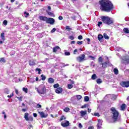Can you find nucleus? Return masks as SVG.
<instances>
[{"mask_svg": "<svg viewBox=\"0 0 129 129\" xmlns=\"http://www.w3.org/2000/svg\"><path fill=\"white\" fill-rule=\"evenodd\" d=\"M85 101H88L89 100V97L88 96H85L84 98Z\"/></svg>", "mask_w": 129, "mask_h": 129, "instance_id": "35", "label": "nucleus"}, {"mask_svg": "<svg viewBox=\"0 0 129 129\" xmlns=\"http://www.w3.org/2000/svg\"><path fill=\"white\" fill-rule=\"evenodd\" d=\"M29 120H33V119H34V118H33V117H29Z\"/></svg>", "mask_w": 129, "mask_h": 129, "instance_id": "63", "label": "nucleus"}, {"mask_svg": "<svg viewBox=\"0 0 129 129\" xmlns=\"http://www.w3.org/2000/svg\"><path fill=\"white\" fill-rule=\"evenodd\" d=\"M98 61H99V62H100L101 63V62H102V58L101 57H100L98 58Z\"/></svg>", "mask_w": 129, "mask_h": 129, "instance_id": "49", "label": "nucleus"}, {"mask_svg": "<svg viewBox=\"0 0 129 129\" xmlns=\"http://www.w3.org/2000/svg\"><path fill=\"white\" fill-rule=\"evenodd\" d=\"M58 20H63V17L62 16H59L58 17Z\"/></svg>", "mask_w": 129, "mask_h": 129, "instance_id": "58", "label": "nucleus"}, {"mask_svg": "<svg viewBox=\"0 0 129 129\" xmlns=\"http://www.w3.org/2000/svg\"><path fill=\"white\" fill-rule=\"evenodd\" d=\"M124 33H125L126 34H129V30L127 28H124L123 30Z\"/></svg>", "mask_w": 129, "mask_h": 129, "instance_id": "21", "label": "nucleus"}, {"mask_svg": "<svg viewBox=\"0 0 129 129\" xmlns=\"http://www.w3.org/2000/svg\"><path fill=\"white\" fill-rule=\"evenodd\" d=\"M29 113H25V115H24V118L26 119V120H27V121L30 120V119H29Z\"/></svg>", "mask_w": 129, "mask_h": 129, "instance_id": "15", "label": "nucleus"}, {"mask_svg": "<svg viewBox=\"0 0 129 129\" xmlns=\"http://www.w3.org/2000/svg\"><path fill=\"white\" fill-rule=\"evenodd\" d=\"M37 115H38L37 114V113H33V116L34 117H37Z\"/></svg>", "mask_w": 129, "mask_h": 129, "instance_id": "59", "label": "nucleus"}, {"mask_svg": "<svg viewBox=\"0 0 129 129\" xmlns=\"http://www.w3.org/2000/svg\"><path fill=\"white\" fill-rule=\"evenodd\" d=\"M38 113L40 114L41 117L43 118H45V117H47V114H45V113H44V112H38Z\"/></svg>", "mask_w": 129, "mask_h": 129, "instance_id": "13", "label": "nucleus"}, {"mask_svg": "<svg viewBox=\"0 0 129 129\" xmlns=\"http://www.w3.org/2000/svg\"><path fill=\"white\" fill-rule=\"evenodd\" d=\"M12 96H14V93H12L10 95H8L7 97L9 98H11V97H12Z\"/></svg>", "mask_w": 129, "mask_h": 129, "instance_id": "46", "label": "nucleus"}, {"mask_svg": "<svg viewBox=\"0 0 129 129\" xmlns=\"http://www.w3.org/2000/svg\"><path fill=\"white\" fill-rule=\"evenodd\" d=\"M97 126L98 128H101V125H100L99 124H97Z\"/></svg>", "mask_w": 129, "mask_h": 129, "instance_id": "53", "label": "nucleus"}, {"mask_svg": "<svg viewBox=\"0 0 129 129\" xmlns=\"http://www.w3.org/2000/svg\"><path fill=\"white\" fill-rule=\"evenodd\" d=\"M41 80H45L46 79V77L44 76V75H41Z\"/></svg>", "mask_w": 129, "mask_h": 129, "instance_id": "40", "label": "nucleus"}, {"mask_svg": "<svg viewBox=\"0 0 129 129\" xmlns=\"http://www.w3.org/2000/svg\"><path fill=\"white\" fill-rule=\"evenodd\" d=\"M100 9L103 12L109 13L113 10V4L109 0H102L100 1Z\"/></svg>", "mask_w": 129, "mask_h": 129, "instance_id": "1", "label": "nucleus"}, {"mask_svg": "<svg viewBox=\"0 0 129 129\" xmlns=\"http://www.w3.org/2000/svg\"><path fill=\"white\" fill-rule=\"evenodd\" d=\"M56 31V28H53V29L51 31V33H55Z\"/></svg>", "mask_w": 129, "mask_h": 129, "instance_id": "52", "label": "nucleus"}, {"mask_svg": "<svg viewBox=\"0 0 129 129\" xmlns=\"http://www.w3.org/2000/svg\"><path fill=\"white\" fill-rule=\"evenodd\" d=\"M54 88H58L59 87V84H55L53 85Z\"/></svg>", "mask_w": 129, "mask_h": 129, "instance_id": "37", "label": "nucleus"}, {"mask_svg": "<svg viewBox=\"0 0 129 129\" xmlns=\"http://www.w3.org/2000/svg\"><path fill=\"white\" fill-rule=\"evenodd\" d=\"M79 127H80V128H82V124L81 123H79Z\"/></svg>", "mask_w": 129, "mask_h": 129, "instance_id": "54", "label": "nucleus"}, {"mask_svg": "<svg viewBox=\"0 0 129 129\" xmlns=\"http://www.w3.org/2000/svg\"><path fill=\"white\" fill-rule=\"evenodd\" d=\"M63 91V90L61 88H57L55 90V92L56 93H57L58 94H60V93H62V92Z\"/></svg>", "mask_w": 129, "mask_h": 129, "instance_id": "12", "label": "nucleus"}, {"mask_svg": "<svg viewBox=\"0 0 129 129\" xmlns=\"http://www.w3.org/2000/svg\"><path fill=\"white\" fill-rule=\"evenodd\" d=\"M0 62L1 63H6V60L5 59V58L4 57L1 58Z\"/></svg>", "mask_w": 129, "mask_h": 129, "instance_id": "25", "label": "nucleus"}, {"mask_svg": "<svg viewBox=\"0 0 129 129\" xmlns=\"http://www.w3.org/2000/svg\"><path fill=\"white\" fill-rule=\"evenodd\" d=\"M114 74H116V75L118 74V70L116 69H114Z\"/></svg>", "mask_w": 129, "mask_h": 129, "instance_id": "31", "label": "nucleus"}, {"mask_svg": "<svg viewBox=\"0 0 129 129\" xmlns=\"http://www.w3.org/2000/svg\"><path fill=\"white\" fill-rule=\"evenodd\" d=\"M78 38L79 40H82V39H83L82 35L79 36Z\"/></svg>", "mask_w": 129, "mask_h": 129, "instance_id": "47", "label": "nucleus"}, {"mask_svg": "<svg viewBox=\"0 0 129 129\" xmlns=\"http://www.w3.org/2000/svg\"><path fill=\"white\" fill-rule=\"evenodd\" d=\"M111 112L113 114V118L114 120H117V117H118V112L115 110V108L112 107L111 108Z\"/></svg>", "mask_w": 129, "mask_h": 129, "instance_id": "4", "label": "nucleus"}, {"mask_svg": "<svg viewBox=\"0 0 129 129\" xmlns=\"http://www.w3.org/2000/svg\"><path fill=\"white\" fill-rule=\"evenodd\" d=\"M64 55H66V56H70V52H64Z\"/></svg>", "mask_w": 129, "mask_h": 129, "instance_id": "41", "label": "nucleus"}, {"mask_svg": "<svg viewBox=\"0 0 129 129\" xmlns=\"http://www.w3.org/2000/svg\"><path fill=\"white\" fill-rule=\"evenodd\" d=\"M98 124H100V125H102V120H98Z\"/></svg>", "mask_w": 129, "mask_h": 129, "instance_id": "36", "label": "nucleus"}, {"mask_svg": "<svg viewBox=\"0 0 129 129\" xmlns=\"http://www.w3.org/2000/svg\"><path fill=\"white\" fill-rule=\"evenodd\" d=\"M100 25H102V22H98V27H100Z\"/></svg>", "mask_w": 129, "mask_h": 129, "instance_id": "50", "label": "nucleus"}, {"mask_svg": "<svg viewBox=\"0 0 129 129\" xmlns=\"http://www.w3.org/2000/svg\"><path fill=\"white\" fill-rule=\"evenodd\" d=\"M76 97L77 98V99H78V100H80V99H81V98H82V96H81V95H77Z\"/></svg>", "mask_w": 129, "mask_h": 129, "instance_id": "34", "label": "nucleus"}, {"mask_svg": "<svg viewBox=\"0 0 129 129\" xmlns=\"http://www.w3.org/2000/svg\"><path fill=\"white\" fill-rule=\"evenodd\" d=\"M60 64H62V66H61V68L62 67H65V66H66V65H65V63H60Z\"/></svg>", "mask_w": 129, "mask_h": 129, "instance_id": "55", "label": "nucleus"}, {"mask_svg": "<svg viewBox=\"0 0 129 129\" xmlns=\"http://www.w3.org/2000/svg\"><path fill=\"white\" fill-rule=\"evenodd\" d=\"M70 110V108H68V107H66L63 109V111L65 112H68Z\"/></svg>", "mask_w": 129, "mask_h": 129, "instance_id": "26", "label": "nucleus"}, {"mask_svg": "<svg viewBox=\"0 0 129 129\" xmlns=\"http://www.w3.org/2000/svg\"><path fill=\"white\" fill-rule=\"evenodd\" d=\"M104 38L106 40H108L109 39V37L106 34V33L104 34Z\"/></svg>", "mask_w": 129, "mask_h": 129, "instance_id": "27", "label": "nucleus"}, {"mask_svg": "<svg viewBox=\"0 0 129 129\" xmlns=\"http://www.w3.org/2000/svg\"><path fill=\"white\" fill-rule=\"evenodd\" d=\"M96 82L98 84H100V83H101L102 82V81H101V79H98L96 80Z\"/></svg>", "mask_w": 129, "mask_h": 129, "instance_id": "29", "label": "nucleus"}, {"mask_svg": "<svg viewBox=\"0 0 129 129\" xmlns=\"http://www.w3.org/2000/svg\"><path fill=\"white\" fill-rule=\"evenodd\" d=\"M29 65L30 66H35L36 65V62H35V60H30Z\"/></svg>", "mask_w": 129, "mask_h": 129, "instance_id": "14", "label": "nucleus"}, {"mask_svg": "<svg viewBox=\"0 0 129 129\" xmlns=\"http://www.w3.org/2000/svg\"><path fill=\"white\" fill-rule=\"evenodd\" d=\"M69 39H70V40H74L75 37L73 36H69Z\"/></svg>", "mask_w": 129, "mask_h": 129, "instance_id": "45", "label": "nucleus"}, {"mask_svg": "<svg viewBox=\"0 0 129 129\" xmlns=\"http://www.w3.org/2000/svg\"><path fill=\"white\" fill-rule=\"evenodd\" d=\"M110 63L109 61L108 60L105 62L100 63V65L102 66L103 68H106V67H107V65H109Z\"/></svg>", "mask_w": 129, "mask_h": 129, "instance_id": "9", "label": "nucleus"}, {"mask_svg": "<svg viewBox=\"0 0 129 129\" xmlns=\"http://www.w3.org/2000/svg\"><path fill=\"white\" fill-rule=\"evenodd\" d=\"M58 50H60V47L58 46H55L53 49V52H57Z\"/></svg>", "mask_w": 129, "mask_h": 129, "instance_id": "18", "label": "nucleus"}, {"mask_svg": "<svg viewBox=\"0 0 129 129\" xmlns=\"http://www.w3.org/2000/svg\"><path fill=\"white\" fill-rule=\"evenodd\" d=\"M127 101H128V104H129V97L128 96V97L127 98Z\"/></svg>", "mask_w": 129, "mask_h": 129, "instance_id": "64", "label": "nucleus"}, {"mask_svg": "<svg viewBox=\"0 0 129 129\" xmlns=\"http://www.w3.org/2000/svg\"><path fill=\"white\" fill-rule=\"evenodd\" d=\"M121 62L123 64H129V55H126L123 56Z\"/></svg>", "mask_w": 129, "mask_h": 129, "instance_id": "5", "label": "nucleus"}, {"mask_svg": "<svg viewBox=\"0 0 129 129\" xmlns=\"http://www.w3.org/2000/svg\"><path fill=\"white\" fill-rule=\"evenodd\" d=\"M24 16L25 18H28V17H29V16H30V14H29V13L27 12H24Z\"/></svg>", "mask_w": 129, "mask_h": 129, "instance_id": "28", "label": "nucleus"}, {"mask_svg": "<svg viewBox=\"0 0 129 129\" xmlns=\"http://www.w3.org/2000/svg\"><path fill=\"white\" fill-rule=\"evenodd\" d=\"M89 57L91 58V59H92V60H94L95 59V57H94L92 56H90Z\"/></svg>", "mask_w": 129, "mask_h": 129, "instance_id": "60", "label": "nucleus"}, {"mask_svg": "<svg viewBox=\"0 0 129 129\" xmlns=\"http://www.w3.org/2000/svg\"><path fill=\"white\" fill-rule=\"evenodd\" d=\"M15 92H16V94H19V91H18V90L16 89Z\"/></svg>", "mask_w": 129, "mask_h": 129, "instance_id": "61", "label": "nucleus"}, {"mask_svg": "<svg viewBox=\"0 0 129 129\" xmlns=\"http://www.w3.org/2000/svg\"><path fill=\"white\" fill-rule=\"evenodd\" d=\"M125 107H126L125 104H122L120 106L121 110H124L125 109Z\"/></svg>", "mask_w": 129, "mask_h": 129, "instance_id": "19", "label": "nucleus"}, {"mask_svg": "<svg viewBox=\"0 0 129 129\" xmlns=\"http://www.w3.org/2000/svg\"><path fill=\"white\" fill-rule=\"evenodd\" d=\"M68 87L69 89H71V88H73V85H72V84H68Z\"/></svg>", "mask_w": 129, "mask_h": 129, "instance_id": "33", "label": "nucleus"}, {"mask_svg": "<svg viewBox=\"0 0 129 129\" xmlns=\"http://www.w3.org/2000/svg\"><path fill=\"white\" fill-rule=\"evenodd\" d=\"M37 107H38V108H41V107H42V105H41L39 104H37Z\"/></svg>", "mask_w": 129, "mask_h": 129, "instance_id": "56", "label": "nucleus"}, {"mask_svg": "<svg viewBox=\"0 0 129 129\" xmlns=\"http://www.w3.org/2000/svg\"><path fill=\"white\" fill-rule=\"evenodd\" d=\"M22 111L26 112V111H27V109H22Z\"/></svg>", "mask_w": 129, "mask_h": 129, "instance_id": "62", "label": "nucleus"}, {"mask_svg": "<svg viewBox=\"0 0 129 129\" xmlns=\"http://www.w3.org/2000/svg\"><path fill=\"white\" fill-rule=\"evenodd\" d=\"M85 60H86V59H85V54H82L77 57V61H78V62H83V61H85Z\"/></svg>", "mask_w": 129, "mask_h": 129, "instance_id": "6", "label": "nucleus"}, {"mask_svg": "<svg viewBox=\"0 0 129 129\" xmlns=\"http://www.w3.org/2000/svg\"><path fill=\"white\" fill-rule=\"evenodd\" d=\"M78 51V50H77V49H75L74 51V54H76V52H77Z\"/></svg>", "mask_w": 129, "mask_h": 129, "instance_id": "57", "label": "nucleus"}, {"mask_svg": "<svg viewBox=\"0 0 129 129\" xmlns=\"http://www.w3.org/2000/svg\"><path fill=\"white\" fill-rule=\"evenodd\" d=\"M92 79L93 80H95V79H96L97 78V77L96 76V74H93L92 76V77H91Z\"/></svg>", "mask_w": 129, "mask_h": 129, "instance_id": "24", "label": "nucleus"}, {"mask_svg": "<svg viewBox=\"0 0 129 129\" xmlns=\"http://www.w3.org/2000/svg\"><path fill=\"white\" fill-rule=\"evenodd\" d=\"M48 83H50V84H52V83H54V79L52 78H50L48 79Z\"/></svg>", "mask_w": 129, "mask_h": 129, "instance_id": "17", "label": "nucleus"}, {"mask_svg": "<svg viewBox=\"0 0 129 129\" xmlns=\"http://www.w3.org/2000/svg\"><path fill=\"white\" fill-rule=\"evenodd\" d=\"M66 30H67V31H69L70 30H71V28H70V27L69 26H67L66 27Z\"/></svg>", "mask_w": 129, "mask_h": 129, "instance_id": "39", "label": "nucleus"}, {"mask_svg": "<svg viewBox=\"0 0 129 129\" xmlns=\"http://www.w3.org/2000/svg\"><path fill=\"white\" fill-rule=\"evenodd\" d=\"M39 20L40 21H43L44 22H46L47 23V20H48V18L45 16H39Z\"/></svg>", "mask_w": 129, "mask_h": 129, "instance_id": "11", "label": "nucleus"}, {"mask_svg": "<svg viewBox=\"0 0 129 129\" xmlns=\"http://www.w3.org/2000/svg\"><path fill=\"white\" fill-rule=\"evenodd\" d=\"M80 113L81 114V115L82 116H84V115H86V113H87V111H81Z\"/></svg>", "mask_w": 129, "mask_h": 129, "instance_id": "22", "label": "nucleus"}, {"mask_svg": "<svg viewBox=\"0 0 129 129\" xmlns=\"http://www.w3.org/2000/svg\"><path fill=\"white\" fill-rule=\"evenodd\" d=\"M101 19L104 24H106L107 25H110L111 24L113 23V20L109 18L108 16H102L101 17Z\"/></svg>", "mask_w": 129, "mask_h": 129, "instance_id": "2", "label": "nucleus"}, {"mask_svg": "<svg viewBox=\"0 0 129 129\" xmlns=\"http://www.w3.org/2000/svg\"><path fill=\"white\" fill-rule=\"evenodd\" d=\"M1 37L3 41H5V40H6V38H5V33H2L1 34Z\"/></svg>", "mask_w": 129, "mask_h": 129, "instance_id": "23", "label": "nucleus"}, {"mask_svg": "<svg viewBox=\"0 0 129 129\" xmlns=\"http://www.w3.org/2000/svg\"><path fill=\"white\" fill-rule=\"evenodd\" d=\"M61 125L63 127H65L66 126H69V121H66L65 122L62 121L61 123Z\"/></svg>", "mask_w": 129, "mask_h": 129, "instance_id": "10", "label": "nucleus"}, {"mask_svg": "<svg viewBox=\"0 0 129 129\" xmlns=\"http://www.w3.org/2000/svg\"><path fill=\"white\" fill-rule=\"evenodd\" d=\"M36 70L38 72V74H41V71H42V70L40 69L37 68Z\"/></svg>", "mask_w": 129, "mask_h": 129, "instance_id": "38", "label": "nucleus"}, {"mask_svg": "<svg viewBox=\"0 0 129 129\" xmlns=\"http://www.w3.org/2000/svg\"><path fill=\"white\" fill-rule=\"evenodd\" d=\"M17 98L18 99V100L20 101H22V99H23V97H17Z\"/></svg>", "mask_w": 129, "mask_h": 129, "instance_id": "43", "label": "nucleus"}, {"mask_svg": "<svg viewBox=\"0 0 129 129\" xmlns=\"http://www.w3.org/2000/svg\"><path fill=\"white\" fill-rule=\"evenodd\" d=\"M63 119H66V117H65L64 116L61 117V118H60V121H62L63 120Z\"/></svg>", "mask_w": 129, "mask_h": 129, "instance_id": "44", "label": "nucleus"}, {"mask_svg": "<svg viewBox=\"0 0 129 129\" xmlns=\"http://www.w3.org/2000/svg\"><path fill=\"white\" fill-rule=\"evenodd\" d=\"M4 92L5 93H6V94H9V93H10V91L8 89H5L4 90Z\"/></svg>", "mask_w": 129, "mask_h": 129, "instance_id": "30", "label": "nucleus"}, {"mask_svg": "<svg viewBox=\"0 0 129 129\" xmlns=\"http://www.w3.org/2000/svg\"><path fill=\"white\" fill-rule=\"evenodd\" d=\"M77 43L78 45H82V43H83V41H78Z\"/></svg>", "mask_w": 129, "mask_h": 129, "instance_id": "48", "label": "nucleus"}, {"mask_svg": "<svg viewBox=\"0 0 129 129\" xmlns=\"http://www.w3.org/2000/svg\"><path fill=\"white\" fill-rule=\"evenodd\" d=\"M35 90L39 94H45L46 87L43 85H40L38 88L35 87Z\"/></svg>", "mask_w": 129, "mask_h": 129, "instance_id": "3", "label": "nucleus"}, {"mask_svg": "<svg viewBox=\"0 0 129 129\" xmlns=\"http://www.w3.org/2000/svg\"><path fill=\"white\" fill-rule=\"evenodd\" d=\"M46 23L47 24H50V25H54V23H55V19L52 18H47Z\"/></svg>", "mask_w": 129, "mask_h": 129, "instance_id": "7", "label": "nucleus"}, {"mask_svg": "<svg viewBox=\"0 0 129 129\" xmlns=\"http://www.w3.org/2000/svg\"><path fill=\"white\" fill-rule=\"evenodd\" d=\"M94 115H95V116H100V115H99V113H95L94 114Z\"/></svg>", "mask_w": 129, "mask_h": 129, "instance_id": "51", "label": "nucleus"}, {"mask_svg": "<svg viewBox=\"0 0 129 129\" xmlns=\"http://www.w3.org/2000/svg\"><path fill=\"white\" fill-rule=\"evenodd\" d=\"M120 85H121L122 86V87H129V82H124V81H122L121 83H120Z\"/></svg>", "mask_w": 129, "mask_h": 129, "instance_id": "8", "label": "nucleus"}, {"mask_svg": "<svg viewBox=\"0 0 129 129\" xmlns=\"http://www.w3.org/2000/svg\"><path fill=\"white\" fill-rule=\"evenodd\" d=\"M98 39L100 42H101L102 41V39H103V36L101 34H99L98 36Z\"/></svg>", "mask_w": 129, "mask_h": 129, "instance_id": "16", "label": "nucleus"}, {"mask_svg": "<svg viewBox=\"0 0 129 129\" xmlns=\"http://www.w3.org/2000/svg\"><path fill=\"white\" fill-rule=\"evenodd\" d=\"M46 13H47L48 15L50 17H53V18L55 17V15H54V14L52 13L51 12L46 11Z\"/></svg>", "mask_w": 129, "mask_h": 129, "instance_id": "20", "label": "nucleus"}, {"mask_svg": "<svg viewBox=\"0 0 129 129\" xmlns=\"http://www.w3.org/2000/svg\"><path fill=\"white\" fill-rule=\"evenodd\" d=\"M3 24L5 26H7V25H8V21L7 20H4L3 22Z\"/></svg>", "mask_w": 129, "mask_h": 129, "instance_id": "42", "label": "nucleus"}, {"mask_svg": "<svg viewBox=\"0 0 129 129\" xmlns=\"http://www.w3.org/2000/svg\"><path fill=\"white\" fill-rule=\"evenodd\" d=\"M23 91L25 92V93H28V88H23Z\"/></svg>", "mask_w": 129, "mask_h": 129, "instance_id": "32", "label": "nucleus"}]
</instances>
